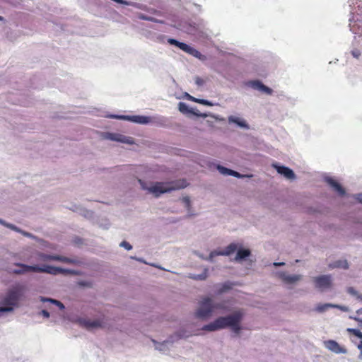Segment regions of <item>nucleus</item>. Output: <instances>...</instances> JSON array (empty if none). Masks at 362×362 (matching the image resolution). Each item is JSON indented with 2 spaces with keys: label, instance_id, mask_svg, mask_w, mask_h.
<instances>
[{
  "label": "nucleus",
  "instance_id": "1",
  "mask_svg": "<svg viewBox=\"0 0 362 362\" xmlns=\"http://www.w3.org/2000/svg\"><path fill=\"white\" fill-rule=\"evenodd\" d=\"M139 182L142 189L148 190L156 197H159L161 194L163 193L185 188L187 185V183L185 180H179L170 182H156L149 187H147L145 182L141 180H139Z\"/></svg>",
  "mask_w": 362,
  "mask_h": 362
},
{
  "label": "nucleus",
  "instance_id": "2",
  "mask_svg": "<svg viewBox=\"0 0 362 362\" xmlns=\"http://www.w3.org/2000/svg\"><path fill=\"white\" fill-rule=\"evenodd\" d=\"M16 266L19 267L20 269H13V273L16 274H22L27 272H40V273H47L50 274H74V272L71 270L64 269L60 267L44 265L40 267L37 265L29 266L21 263L16 264Z\"/></svg>",
  "mask_w": 362,
  "mask_h": 362
},
{
  "label": "nucleus",
  "instance_id": "3",
  "mask_svg": "<svg viewBox=\"0 0 362 362\" xmlns=\"http://www.w3.org/2000/svg\"><path fill=\"white\" fill-rule=\"evenodd\" d=\"M24 287L18 285L10 289L2 301V304L7 306L0 307V312H11L13 310V306L18 304V302L23 294Z\"/></svg>",
  "mask_w": 362,
  "mask_h": 362
},
{
  "label": "nucleus",
  "instance_id": "4",
  "mask_svg": "<svg viewBox=\"0 0 362 362\" xmlns=\"http://www.w3.org/2000/svg\"><path fill=\"white\" fill-rule=\"evenodd\" d=\"M221 303L214 304L209 297H204L199 303V308L195 312L196 317L205 319L211 315L215 309H223Z\"/></svg>",
  "mask_w": 362,
  "mask_h": 362
},
{
  "label": "nucleus",
  "instance_id": "5",
  "mask_svg": "<svg viewBox=\"0 0 362 362\" xmlns=\"http://www.w3.org/2000/svg\"><path fill=\"white\" fill-rule=\"evenodd\" d=\"M243 315L244 313L242 310H236L231 315L218 317L217 323H218L220 329H224L235 325L236 322H240Z\"/></svg>",
  "mask_w": 362,
  "mask_h": 362
},
{
  "label": "nucleus",
  "instance_id": "6",
  "mask_svg": "<svg viewBox=\"0 0 362 362\" xmlns=\"http://www.w3.org/2000/svg\"><path fill=\"white\" fill-rule=\"evenodd\" d=\"M356 4H357V10L352 13V17L349 19V27L354 33L358 34L362 32V26L358 24H362V1L359 3L356 1Z\"/></svg>",
  "mask_w": 362,
  "mask_h": 362
},
{
  "label": "nucleus",
  "instance_id": "7",
  "mask_svg": "<svg viewBox=\"0 0 362 362\" xmlns=\"http://www.w3.org/2000/svg\"><path fill=\"white\" fill-rule=\"evenodd\" d=\"M36 259L43 262L55 260L69 264H76L77 262L76 260L66 257L55 255H47L40 252L36 253Z\"/></svg>",
  "mask_w": 362,
  "mask_h": 362
},
{
  "label": "nucleus",
  "instance_id": "8",
  "mask_svg": "<svg viewBox=\"0 0 362 362\" xmlns=\"http://www.w3.org/2000/svg\"><path fill=\"white\" fill-rule=\"evenodd\" d=\"M313 281L315 287L322 291L330 288L332 286L331 275L316 276L313 278Z\"/></svg>",
  "mask_w": 362,
  "mask_h": 362
},
{
  "label": "nucleus",
  "instance_id": "9",
  "mask_svg": "<svg viewBox=\"0 0 362 362\" xmlns=\"http://www.w3.org/2000/svg\"><path fill=\"white\" fill-rule=\"evenodd\" d=\"M112 118H118V119H127L135 123L139 124H147L150 122L151 119L148 117L146 116H140V115H133V116H129V115H122V116H118V115H112L111 116Z\"/></svg>",
  "mask_w": 362,
  "mask_h": 362
},
{
  "label": "nucleus",
  "instance_id": "10",
  "mask_svg": "<svg viewBox=\"0 0 362 362\" xmlns=\"http://www.w3.org/2000/svg\"><path fill=\"white\" fill-rule=\"evenodd\" d=\"M325 347L330 350L331 351L335 354H346V349L341 346L336 341L334 340H327L324 342Z\"/></svg>",
  "mask_w": 362,
  "mask_h": 362
},
{
  "label": "nucleus",
  "instance_id": "11",
  "mask_svg": "<svg viewBox=\"0 0 362 362\" xmlns=\"http://www.w3.org/2000/svg\"><path fill=\"white\" fill-rule=\"evenodd\" d=\"M237 247H238L235 243H230L222 252H216V251L211 252L209 255V259H212V258L216 255H230L237 250Z\"/></svg>",
  "mask_w": 362,
  "mask_h": 362
},
{
  "label": "nucleus",
  "instance_id": "12",
  "mask_svg": "<svg viewBox=\"0 0 362 362\" xmlns=\"http://www.w3.org/2000/svg\"><path fill=\"white\" fill-rule=\"evenodd\" d=\"M80 324L88 329L102 327V322L98 320H90L86 319H80Z\"/></svg>",
  "mask_w": 362,
  "mask_h": 362
},
{
  "label": "nucleus",
  "instance_id": "13",
  "mask_svg": "<svg viewBox=\"0 0 362 362\" xmlns=\"http://www.w3.org/2000/svg\"><path fill=\"white\" fill-rule=\"evenodd\" d=\"M274 167L276 169L277 172L283 175L286 178L292 180L295 178V174L293 171L286 166H278L277 165H274Z\"/></svg>",
  "mask_w": 362,
  "mask_h": 362
},
{
  "label": "nucleus",
  "instance_id": "14",
  "mask_svg": "<svg viewBox=\"0 0 362 362\" xmlns=\"http://www.w3.org/2000/svg\"><path fill=\"white\" fill-rule=\"evenodd\" d=\"M108 138L112 141H119L129 144L134 143V139L132 137H127L119 134H110Z\"/></svg>",
  "mask_w": 362,
  "mask_h": 362
},
{
  "label": "nucleus",
  "instance_id": "15",
  "mask_svg": "<svg viewBox=\"0 0 362 362\" xmlns=\"http://www.w3.org/2000/svg\"><path fill=\"white\" fill-rule=\"evenodd\" d=\"M250 83L253 88L257 89L260 91H262V92L268 94V95H271L273 92L272 88L264 86L262 83H261L259 81H252Z\"/></svg>",
  "mask_w": 362,
  "mask_h": 362
},
{
  "label": "nucleus",
  "instance_id": "16",
  "mask_svg": "<svg viewBox=\"0 0 362 362\" xmlns=\"http://www.w3.org/2000/svg\"><path fill=\"white\" fill-rule=\"evenodd\" d=\"M217 169L220 172L221 174L224 175H232L235 177H242L243 175L240 174L238 172H236L235 170L228 169L226 167L221 166L220 165H217Z\"/></svg>",
  "mask_w": 362,
  "mask_h": 362
},
{
  "label": "nucleus",
  "instance_id": "17",
  "mask_svg": "<svg viewBox=\"0 0 362 362\" xmlns=\"http://www.w3.org/2000/svg\"><path fill=\"white\" fill-rule=\"evenodd\" d=\"M327 182L341 196H343L345 194V190L344 189L334 180L332 178H327Z\"/></svg>",
  "mask_w": 362,
  "mask_h": 362
},
{
  "label": "nucleus",
  "instance_id": "18",
  "mask_svg": "<svg viewBox=\"0 0 362 362\" xmlns=\"http://www.w3.org/2000/svg\"><path fill=\"white\" fill-rule=\"evenodd\" d=\"M280 276L286 284H293L300 279V275H287L285 273H281Z\"/></svg>",
  "mask_w": 362,
  "mask_h": 362
},
{
  "label": "nucleus",
  "instance_id": "19",
  "mask_svg": "<svg viewBox=\"0 0 362 362\" xmlns=\"http://www.w3.org/2000/svg\"><path fill=\"white\" fill-rule=\"evenodd\" d=\"M177 47H179L182 51H184L187 53H189L190 54H192L195 57H197V54H199V52L197 49H195L194 48L189 46L188 45H187L184 42H180Z\"/></svg>",
  "mask_w": 362,
  "mask_h": 362
},
{
  "label": "nucleus",
  "instance_id": "20",
  "mask_svg": "<svg viewBox=\"0 0 362 362\" xmlns=\"http://www.w3.org/2000/svg\"><path fill=\"white\" fill-rule=\"evenodd\" d=\"M251 252L249 249H240L238 250L235 259L240 261L250 255Z\"/></svg>",
  "mask_w": 362,
  "mask_h": 362
},
{
  "label": "nucleus",
  "instance_id": "21",
  "mask_svg": "<svg viewBox=\"0 0 362 362\" xmlns=\"http://www.w3.org/2000/svg\"><path fill=\"white\" fill-rule=\"evenodd\" d=\"M203 330L213 332L221 329L218 323H217V318L212 322L206 325L202 328Z\"/></svg>",
  "mask_w": 362,
  "mask_h": 362
},
{
  "label": "nucleus",
  "instance_id": "22",
  "mask_svg": "<svg viewBox=\"0 0 362 362\" xmlns=\"http://www.w3.org/2000/svg\"><path fill=\"white\" fill-rule=\"evenodd\" d=\"M332 268H343L348 269L349 264L346 260H339L329 265Z\"/></svg>",
  "mask_w": 362,
  "mask_h": 362
},
{
  "label": "nucleus",
  "instance_id": "23",
  "mask_svg": "<svg viewBox=\"0 0 362 362\" xmlns=\"http://www.w3.org/2000/svg\"><path fill=\"white\" fill-rule=\"evenodd\" d=\"M229 121L230 122H233V123H235L237 124L238 126L241 127H244V128H248V125L247 124V123L245 122V121H242L240 120L239 118L238 117H229Z\"/></svg>",
  "mask_w": 362,
  "mask_h": 362
},
{
  "label": "nucleus",
  "instance_id": "24",
  "mask_svg": "<svg viewBox=\"0 0 362 362\" xmlns=\"http://www.w3.org/2000/svg\"><path fill=\"white\" fill-rule=\"evenodd\" d=\"M232 284L230 282H225L221 286V287L218 290V293L221 294L230 289L232 288Z\"/></svg>",
  "mask_w": 362,
  "mask_h": 362
},
{
  "label": "nucleus",
  "instance_id": "25",
  "mask_svg": "<svg viewBox=\"0 0 362 362\" xmlns=\"http://www.w3.org/2000/svg\"><path fill=\"white\" fill-rule=\"evenodd\" d=\"M207 276H208V269H204V272L202 274H197V275H193L192 276H191V278L194 280H205L206 279Z\"/></svg>",
  "mask_w": 362,
  "mask_h": 362
},
{
  "label": "nucleus",
  "instance_id": "26",
  "mask_svg": "<svg viewBox=\"0 0 362 362\" xmlns=\"http://www.w3.org/2000/svg\"><path fill=\"white\" fill-rule=\"evenodd\" d=\"M41 300L43 302L49 301L52 303H54V304L57 305L59 308L60 310L64 309V305H63L62 303H61L59 300L51 299V298H42Z\"/></svg>",
  "mask_w": 362,
  "mask_h": 362
},
{
  "label": "nucleus",
  "instance_id": "27",
  "mask_svg": "<svg viewBox=\"0 0 362 362\" xmlns=\"http://www.w3.org/2000/svg\"><path fill=\"white\" fill-rule=\"evenodd\" d=\"M337 307H338L337 305H334V304L326 303V304H324V305H319L317 308V310L319 311V312H323L325 310H327L328 308H337Z\"/></svg>",
  "mask_w": 362,
  "mask_h": 362
},
{
  "label": "nucleus",
  "instance_id": "28",
  "mask_svg": "<svg viewBox=\"0 0 362 362\" xmlns=\"http://www.w3.org/2000/svg\"><path fill=\"white\" fill-rule=\"evenodd\" d=\"M191 100L196 102V103H198L199 104H202V105H209V106H211V103L206 100H204V99H197V98H194L193 97H190Z\"/></svg>",
  "mask_w": 362,
  "mask_h": 362
},
{
  "label": "nucleus",
  "instance_id": "29",
  "mask_svg": "<svg viewBox=\"0 0 362 362\" xmlns=\"http://www.w3.org/2000/svg\"><path fill=\"white\" fill-rule=\"evenodd\" d=\"M347 331L356 337L362 339V332L359 329L349 328L347 329Z\"/></svg>",
  "mask_w": 362,
  "mask_h": 362
},
{
  "label": "nucleus",
  "instance_id": "30",
  "mask_svg": "<svg viewBox=\"0 0 362 362\" xmlns=\"http://www.w3.org/2000/svg\"><path fill=\"white\" fill-rule=\"evenodd\" d=\"M178 107H179V110L182 112V113H185V112H188V107L187 105L183 103V102H180L179 104H178Z\"/></svg>",
  "mask_w": 362,
  "mask_h": 362
},
{
  "label": "nucleus",
  "instance_id": "31",
  "mask_svg": "<svg viewBox=\"0 0 362 362\" xmlns=\"http://www.w3.org/2000/svg\"><path fill=\"white\" fill-rule=\"evenodd\" d=\"M240 322H236L235 325H231L230 327L232 328L233 331L235 334H239L240 331L241 329V327L240 325Z\"/></svg>",
  "mask_w": 362,
  "mask_h": 362
},
{
  "label": "nucleus",
  "instance_id": "32",
  "mask_svg": "<svg viewBox=\"0 0 362 362\" xmlns=\"http://www.w3.org/2000/svg\"><path fill=\"white\" fill-rule=\"evenodd\" d=\"M351 53L352 56L356 59H358L360 57V56L361 55V51L358 49L351 50Z\"/></svg>",
  "mask_w": 362,
  "mask_h": 362
},
{
  "label": "nucleus",
  "instance_id": "33",
  "mask_svg": "<svg viewBox=\"0 0 362 362\" xmlns=\"http://www.w3.org/2000/svg\"><path fill=\"white\" fill-rule=\"evenodd\" d=\"M120 246L124 247L127 250H130L132 248V246L127 241H122L120 243Z\"/></svg>",
  "mask_w": 362,
  "mask_h": 362
},
{
  "label": "nucleus",
  "instance_id": "34",
  "mask_svg": "<svg viewBox=\"0 0 362 362\" xmlns=\"http://www.w3.org/2000/svg\"><path fill=\"white\" fill-rule=\"evenodd\" d=\"M356 320L362 322V309H359L357 310Z\"/></svg>",
  "mask_w": 362,
  "mask_h": 362
},
{
  "label": "nucleus",
  "instance_id": "35",
  "mask_svg": "<svg viewBox=\"0 0 362 362\" xmlns=\"http://www.w3.org/2000/svg\"><path fill=\"white\" fill-rule=\"evenodd\" d=\"M168 42L169 44L170 45H175L176 47H178V45H179V41H177V40L175 39H173V38H170L168 40Z\"/></svg>",
  "mask_w": 362,
  "mask_h": 362
},
{
  "label": "nucleus",
  "instance_id": "36",
  "mask_svg": "<svg viewBox=\"0 0 362 362\" xmlns=\"http://www.w3.org/2000/svg\"><path fill=\"white\" fill-rule=\"evenodd\" d=\"M0 223L3 224L4 226H6L7 227H8V228H11L13 230H17V228L15 226H13L11 224L6 223L3 220L0 219Z\"/></svg>",
  "mask_w": 362,
  "mask_h": 362
},
{
  "label": "nucleus",
  "instance_id": "37",
  "mask_svg": "<svg viewBox=\"0 0 362 362\" xmlns=\"http://www.w3.org/2000/svg\"><path fill=\"white\" fill-rule=\"evenodd\" d=\"M195 82L199 86H202L204 83L203 79L199 77L196 78Z\"/></svg>",
  "mask_w": 362,
  "mask_h": 362
},
{
  "label": "nucleus",
  "instance_id": "38",
  "mask_svg": "<svg viewBox=\"0 0 362 362\" xmlns=\"http://www.w3.org/2000/svg\"><path fill=\"white\" fill-rule=\"evenodd\" d=\"M183 202L185 203V204L189 206L190 204V200L189 197H184L182 199Z\"/></svg>",
  "mask_w": 362,
  "mask_h": 362
},
{
  "label": "nucleus",
  "instance_id": "39",
  "mask_svg": "<svg viewBox=\"0 0 362 362\" xmlns=\"http://www.w3.org/2000/svg\"><path fill=\"white\" fill-rule=\"evenodd\" d=\"M42 315L45 317H49V313L48 311L45 310H42L41 312Z\"/></svg>",
  "mask_w": 362,
  "mask_h": 362
},
{
  "label": "nucleus",
  "instance_id": "40",
  "mask_svg": "<svg viewBox=\"0 0 362 362\" xmlns=\"http://www.w3.org/2000/svg\"><path fill=\"white\" fill-rule=\"evenodd\" d=\"M356 199H357L359 202L362 203V193L357 194V196H356Z\"/></svg>",
  "mask_w": 362,
  "mask_h": 362
},
{
  "label": "nucleus",
  "instance_id": "41",
  "mask_svg": "<svg viewBox=\"0 0 362 362\" xmlns=\"http://www.w3.org/2000/svg\"><path fill=\"white\" fill-rule=\"evenodd\" d=\"M79 284L81 286H89V284L86 282H80Z\"/></svg>",
  "mask_w": 362,
  "mask_h": 362
},
{
  "label": "nucleus",
  "instance_id": "42",
  "mask_svg": "<svg viewBox=\"0 0 362 362\" xmlns=\"http://www.w3.org/2000/svg\"><path fill=\"white\" fill-rule=\"evenodd\" d=\"M274 264L275 266H280V265H284V262L274 263Z\"/></svg>",
  "mask_w": 362,
  "mask_h": 362
},
{
  "label": "nucleus",
  "instance_id": "43",
  "mask_svg": "<svg viewBox=\"0 0 362 362\" xmlns=\"http://www.w3.org/2000/svg\"><path fill=\"white\" fill-rule=\"evenodd\" d=\"M358 349L361 351L362 352V341H361L360 344L358 345Z\"/></svg>",
  "mask_w": 362,
  "mask_h": 362
},
{
  "label": "nucleus",
  "instance_id": "44",
  "mask_svg": "<svg viewBox=\"0 0 362 362\" xmlns=\"http://www.w3.org/2000/svg\"><path fill=\"white\" fill-rule=\"evenodd\" d=\"M115 1L117 2V3H122V0H114Z\"/></svg>",
  "mask_w": 362,
  "mask_h": 362
},
{
  "label": "nucleus",
  "instance_id": "45",
  "mask_svg": "<svg viewBox=\"0 0 362 362\" xmlns=\"http://www.w3.org/2000/svg\"><path fill=\"white\" fill-rule=\"evenodd\" d=\"M3 19V18L1 16H0V21H1Z\"/></svg>",
  "mask_w": 362,
  "mask_h": 362
}]
</instances>
